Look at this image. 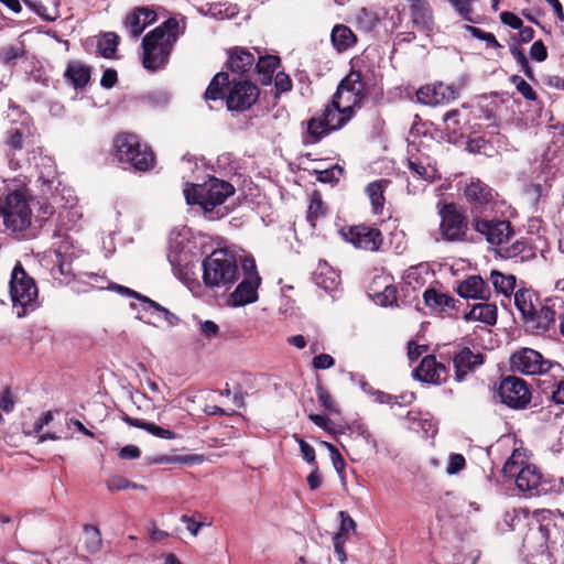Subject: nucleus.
<instances>
[{"instance_id":"nucleus-1","label":"nucleus","mask_w":564,"mask_h":564,"mask_svg":"<svg viewBox=\"0 0 564 564\" xmlns=\"http://www.w3.org/2000/svg\"><path fill=\"white\" fill-rule=\"evenodd\" d=\"M178 21L169 18L142 39V65L149 72L164 68L178 39Z\"/></svg>"},{"instance_id":"nucleus-2","label":"nucleus","mask_w":564,"mask_h":564,"mask_svg":"<svg viewBox=\"0 0 564 564\" xmlns=\"http://www.w3.org/2000/svg\"><path fill=\"white\" fill-rule=\"evenodd\" d=\"M113 160L123 169L134 172H149L156 163L155 154L150 145L131 132L115 135L111 145Z\"/></svg>"},{"instance_id":"nucleus-3","label":"nucleus","mask_w":564,"mask_h":564,"mask_svg":"<svg viewBox=\"0 0 564 564\" xmlns=\"http://www.w3.org/2000/svg\"><path fill=\"white\" fill-rule=\"evenodd\" d=\"M26 188H17L9 192L4 198L0 197V223L3 231L20 238L30 228L32 210L26 197Z\"/></svg>"},{"instance_id":"nucleus-4","label":"nucleus","mask_w":564,"mask_h":564,"mask_svg":"<svg viewBox=\"0 0 564 564\" xmlns=\"http://www.w3.org/2000/svg\"><path fill=\"white\" fill-rule=\"evenodd\" d=\"M239 276L237 256L228 249H216L203 261V281L206 286H229Z\"/></svg>"},{"instance_id":"nucleus-5","label":"nucleus","mask_w":564,"mask_h":564,"mask_svg":"<svg viewBox=\"0 0 564 564\" xmlns=\"http://www.w3.org/2000/svg\"><path fill=\"white\" fill-rule=\"evenodd\" d=\"M235 194V187L226 181L212 177L204 184H193L184 189L187 204L199 205L205 215L212 214L217 206Z\"/></svg>"},{"instance_id":"nucleus-6","label":"nucleus","mask_w":564,"mask_h":564,"mask_svg":"<svg viewBox=\"0 0 564 564\" xmlns=\"http://www.w3.org/2000/svg\"><path fill=\"white\" fill-rule=\"evenodd\" d=\"M494 399L511 410H524L532 401L530 384L514 375L501 376Z\"/></svg>"},{"instance_id":"nucleus-7","label":"nucleus","mask_w":564,"mask_h":564,"mask_svg":"<svg viewBox=\"0 0 564 564\" xmlns=\"http://www.w3.org/2000/svg\"><path fill=\"white\" fill-rule=\"evenodd\" d=\"M440 234L447 242H464L467 240L469 220L465 209L458 204L438 203Z\"/></svg>"},{"instance_id":"nucleus-8","label":"nucleus","mask_w":564,"mask_h":564,"mask_svg":"<svg viewBox=\"0 0 564 564\" xmlns=\"http://www.w3.org/2000/svg\"><path fill=\"white\" fill-rule=\"evenodd\" d=\"M9 286L14 306L26 307L32 305L39 294L34 279L26 273L20 261L15 263L12 270Z\"/></svg>"},{"instance_id":"nucleus-9","label":"nucleus","mask_w":564,"mask_h":564,"mask_svg":"<svg viewBox=\"0 0 564 564\" xmlns=\"http://www.w3.org/2000/svg\"><path fill=\"white\" fill-rule=\"evenodd\" d=\"M259 87L247 79L230 82L226 96V107L229 111H246L259 99Z\"/></svg>"},{"instance_id":"nucleus-10","label":"nucleus","mask_w":564,"mask_h":564,"mask_svg":"<svg viewBox=\"0 0 564 564\" xmlns=\"http://www.w3.org/2000/svg\"><path fill=\"white\" fill-rule=\"evenodd\" d=\"M470 224L474 230L484 236L490 245L500 246L514 235V229L507 219H487L474 216Z\"/></svg>"},{"instance_id":"nucleus-11","label":"nucleus","mask_w":564,"mask_h":564,"mask_svg":"<svg viewBox=\"0 0 564 564\" xmlns=\"http://www.w3.org/2000/svg\"><path fill=\"white\" fill-rule=\"evenodd\" d=\"M241 267L245 278L231 293V299L235 305L238 306L256 302L258 300L257 291L261 284V278L253 259H245Z\"/></svg>"},{"instance_id":"nucleus-12","label":"nucleus","mask_w":564,"mask_h":564,"mask_svg":"<svg viewBox=\"0 0 564 564\" xmlns=\"http://www.w3.org/2000/svg\"><path fill=\"white\" fill-rule=\"evenodd\" d=\"M552 367L551 360L545 359L541 352L532 348H521L510 357L511 370L523 375L546 373Z\"/></svg>"},{"instance_id":"nucleus-13","label":"nucleus","mask_w":564,"mask_h":564,"mask_svg":"<svg viewBox=\"0 0 564 564\" xmlns=\"http://www.w3.org/2000/svg\"><path fill=\"white\" fill-rule=\"evenodd\" d=\"M340 232L347 242L367 251H378L383 243L380 229L364 224L344 227Z\"/></svg>"},{"instance_id":"nucleus-14","label":"nucleus","mask_w":564,"mask_h":564,"mask_svg":"<svg viewBox=\"0 0 564 564\" xmlns=\"http://www.w3.org/2000/svg\"><path fill=\"white\" fill-rule=\"evenodd\" d=\"M440 358L442 360L453 359L455 380L457 382L464 381L467 376L474 373L485 361V356L481 352H474L469 347H459L447 355L441 352Z\"/></svg>"},{"instance_id":"nucleus-15","label":"nucleus","mask_w":564,"mask_h":564,"mask_svg":"<svg viewBox=\"0 0 564 564\" xmlns=\"http://www.w3.org/2000/svg\"><path fill=\"white\" fill-rule=\"evenodd\" d=\"M361 59L351 61L350 72L339 82L336 93L334 94L335 104L340 101L346 91H350L354 97V105H362L367 97V82L359 67Z\"/></svg>"},{"instance_id":"nucleus-16","label":"nucleus","mask_w":564,"mask_h":564,"mask_svg":"<svg viewBox=\"0 0 564 564\" xmlns=\"http://www.w3.org/2000/svg\"><path fill=\"white\" fill-rule=\"evenodd\" d=\"M464 196L469 204L473 217L481 216L487 209H492L495 205L494 189L479 178H471L466 184Z\"/></svg>"},{"instance_id":"nucleus-17","label":"nucleus","mask_w":564,"mask_h":564,"mask_svg":"<svg viewBox=\"0 0 564 564\" xmlns=\"http://www.w3.org/2000/svg\"><path fill=\"white\" fill-rule=\"evenodd\" d=\"M413 376L419 381L440 386L449 379V368L442 360L438 361L435 355H426L414 369Z\"/></svg>"},{"instance_id":"nucleus-18","label":"nucleus","mask_w":564,"mask_h":564,"mask_svg":"<svg viewBox=\"0 0 564 564\" xmlns=\"http://www.w3.org/2000/svg\"><path fill=\"white\" fill-rule=\"evenodd\" d=\"M522 322L527 333L535 336L545 335L555 326L556 312L552 306L539 303Z\"/></svg>"},{"instance_id":"nucleus-19","label":"nucleus","mask_w":564,"mask_h":564,"mask_svg":"<svg viewBox=\"0 0 564 564\" xmlns=\"http://www.w3.org/2000/svg\"><path fill=\"white\" fill-rule=\"evenodd\" d=\"M419 102L426 106H437L448 104L458 96V90L454 85H446L444 83H436L433 85H425L419 88L415 94Z\"/></svg>"},{"instance_id":"nucleus-20","label":"nucleus","mask_w":564,"mask_h":564,"mask_svg":"<svg viewBox=\"0 0 564 564\" xmlns=\"http://www.w3.org/2000/svg\"><path fill=\"white\" fill-rule=\"evenodd\" d=\"M455 291L460 297L466 300L487 302L491 299L489 284L477 274L468 275L464 280L458 281Z\"/></svg>"},{"instance_id":"nucleus-21","label":"nucleus","mask_w":564,"mask_h":564,"mask_svg":"<svg viewBox=\"0 0 564 564\" xmlns=\"http://www.w3.org/2000/svg\"><path fill=\"white\" fill-rule=\"evenodd\" d=\"M409 9L413 28L424 33L426 36H431L435 31L436 24L433 9L429 1H416V3H411Z\"/></svg>"},{"instance_id":"nucleus-22","label":"nucleus","mask_w":564,"mask_h":564,"mask_svg":"<svg viewBox=\"0 0 564 564\" xmlns=\"http://www.w3.org/2000/svg\"><path fill=\"white\" fill-rule=\"evenodd\" d=\"M158 19L156 12L149 7H137L127 14L124 25L133 39H138L145 28Z\"/></svg>"},{"instance_id":"nucleus-23","label":"nucleus","mask_w":564,"mask_h":564,"mask_svg":"<svg viewBox=\"0 0 564 564\" xmlns=\"http://www.w3.org/2000/svg\"><path fill=\"white\" fill-rule=\"evenodd\" d=\"M340 104V101L335 104V98L333 97L330 104L321 111L332 132L345 127L355 116L349 106L341 107Z\"/></svg>"},{"instance_id":"nucleus-24","label":"nucleus","mask_w":564,"mask_h":564,"mask_svg":"<svg viewBox=\"0 0 564 564\" xmlns=\"http://www.w3.org/2000/svg\"><path fill=\"white\" fill-rule=\"evenodd\" d=\"M406 166L415 180L433 183L436 178L437 170L427 155L409 156L406 159Z\"/></svg>"},{"instance_id":"nucleus-25","label":"nucleus","mask_w":564,"mask_h":564,"mask_svg":"<svg viewBox=\"0 0 564 564\" xmlns=\"http://www.w3.org/2000/svg\"><path fill=\"white\" fill-rule=\"evenodd\" d=\"M63 77L73 88L82 90L91 79V67L79 61H69Z\"/></svg>"},{"instance_id":"nucleus-26","label":"nucleus","mask_w":564,"mask_h":564,"mask_svg":"<svg viewBox=\"0 0 564 564\" xmlns=\"http://www.w3.org/2000/svg\"><path fill=\"white\" fill-rule=\"evenodd\" d=\"M253 54L245 47H232L228 51L227 67L236 74L243 75L254 66Z\"/></svg>"},{"instance_id":"nucleus-27","label":"nucleus","mask_w":564,"mask_h":564,"mask_svg":"<svg viewBox=\"0 0 564 564\" xmlns=\"http://www.w3.org/2000/svg\"><path fill=\"white\" fill-rule=\"evenodd\" d=\"M514 481L520 491L529 492L532 496L540 495L542 473L536 465L529 464L524 467V471H520V476Z\"/></svg>"},{"instance_id":"nucleus-28","label":"nucleus","mask_w":564,"mask_h":564,"mask_svg":"<svg viewBox=\"0 0 564 564\" xmlns=\"http://www.w3.org/2000/svg\"><path fill=\"white\" fill-rule=\"evenodd\" d=\"M464 319L467 322L478 321L492 326L498 319L497 305L489 303V301H481V303L475 304L471 310L464 315Z\"/></svg>"},{"instance_id":"nucleus-29","label":"nucleus","mask_w":564,"mask_h":564,"mask_svg":"<svg viewBox=\"0 0 564 564\" xmlns=\"http://www.w3.org/2000/svg\"><path fill=\"white\" fill-rule=\"evenodd\" d=\"M332 133V130L327 126V122L324 120L323 116L316 115L307 120V129L303 135V143L316 144L321 142L325 137Z\"/></svg>"},{"instance_id":"nucleus-30","label":"nucleus","mask_w":564,"mask_h":564,"mask_svg":"<svg viewBox=\"0 0 564 564\" xmlns=\"http://www.w3.org/2000/svg\"><path fill=\"white\" fill-rule=\"evenodd\" d=\"M230 79L228 73L219 72L207 86L204 98L206 101L225 100L229 89Z\"/></svg>"},{"instance_id":"nucleus-31","label":"nucleus","mask_w":564,"mask_h":564,"mask_svg":"<svg viewBox=\"0 0 564 564\" xmlns=\"http://www.w3.org/2000/svg\"><path fill=\"white\" fill-rule=\"evenodd\" d=\"M120 417L128 425L137 427V429L145 430L147 432H149L150 434H152L159 438L174 440L176 437V434L172 430L161 427L154 423L147 422L142 419L132 417L126 412H121Z\"/></svg>"},{"instance_id":"nucleus-32","label":"nucleus","mask_w":564,"mask_h":564,"mask_svg":"<svg viewBox=\"0 0 564 564\" xmlns=\"http://www.w3.org/2000/svg\"><path fill=\"white\" fill-rule=\"evenodd\" d=\"M390 180L380 178L369 183L366 187V193L370 199L372 212L376 215L382 213L386 203L384 191L390 185Z\"/></svg>"},{"instance_id":"nucleus-33","label":"nucleus","mask_w":564,"mask_h":564,"mask_svg":"<svg viewBox=\"0 0 564 564\" xmlns=\"http://www.w3.org/2000/svg\"><path fill=\"white\" fill-rule=\"evenodd\" d=\"M281 64V58L276 55L260 56L258 62H254V70L260 76V83L264 86L270 85L273 74Z\"/></svg>"},{"instance_id":"nucleus-34","label":"nucleus","mask_w":564,"mask_h":564,"mask_svg":"<svg viewBox=\"0 0 564 564\" xmlns=\"http://www.w3.org/2000/svg\"><path fill=\"white\" fill-rule=\"evenodd\" d=\"M423 299L426 306L433 310H438L441 312H444L448 308H455V304L457 303V300H455L453 296L440 292L433 288H429L424 291Z\"/></svg>"},{"instance_id":"nucleus-35","label":"nucleus","mask_w":564,"mask_h":564,"mask_svg":"<svg viewBox=\"0 0 564 564\" xmlns=\"http://www.w3.org/2000/svg\"><path fill=\"white\" fill-rule=\"evenodd\" d=\"M330 40L338 52H345L357 42L355 33L344 24H336L330 33Z\"/></svg>"},{"instance_id":"nucleus-36","label":"nucleus","mask_w":564,"mask_h":564,"mask_svg":"<svg viewBox=\"0 0 564 564\" xmlns=\"http://www.w3.org/2000/svg\"><path fill=\"white\" fill-rule=\"evenodd\" d=\"M529 464L525 453L516 448L505 463L502 473L505 477L517 479L520 476V471H524V467L529 466Z\"/></svg>"},{"instance_id":"nucleus-37","label":"nucleus","mask_w":564,"mask_h":564,"mask_svg":"<svg viewBox=\"0 0 564 564\" xmlns=\"http://www.w3.org/2000/svg\"><path fill=\"white\" fill-rule=\"evenodd\" d=\"M328 208L322 199L318 191H314L310 196L306 219L312 228H316L317 220L327 215Z\"/></svg>"},{"instance_id":"nucleus-38","label":"nucleus","mask_w":564,"mask_h":564,"mask_svg":"<svg viewBox=\"0 0 564 564\" xmlns=\"http://www.w3.org/2000/svg\"><path fill=\"white\" fill-rule=\"evenodd\" d=\"M539 301L538 296L532 290L520 289L514 293V305L521 314V318H525L538 306L534 304L533 299Z\"/></svg>"},{"instance_id":"nucleus-39","label":"nucleus","mask_w":564,"mask_h":564,"mask_svg":"<svg viewBox=\"0 0 564 564\" xmlns=\"http://www.w3.org/2000/svg\"><path fill=\"white\" fill-rule=\"evenodd\" d=\"M490 281L495 290L506 296L511 295L516 288V276L512 274L505 275L498 270L490 272Z\"/></svg>"},{"instance_id":"nucleus-40","label":"nucleus","mask_w":564,"mask_h":564,"mask_svg":"<svg viewBox=\"0 0 564 564\" xmlns=\"http://www.w3.org/2000/svg\"><path fill=\"white\" fill-rule=\"evenodd\" d=\"M499 254L502 258H507V259L516 258L519 256H521L522 259H528V258L534 256L532 248L529 246V243L525 239L517 240L509 247L501 248L499 250Z\"/></svg>"},{"instance_id":"nucleus-41","label":"nucleus","mask_w":564,"mask_h":564,"mask_svg":"<svg viewBox=\"0 0 564 564\" xmlns=\"http://www.w3.org/2000/svg\"><path fill=\"white\" fill-rule=\"evenodd\" d=\"M460 112L457 109L447 111L444 116L445 130L451 139H458L464 137V128L460 123Z\"/></svg>"},{"instance_id":"nucleus-42","label":"nucleus","mask_w":564,"mask_h":564,"mask_svg":"<svg viewBox=\"0 0 564 564\" xmlns=\"http://www.w3.org/2000/svg\"><path fill=\"white\" fill-rule=\"evenodd\" d=\"M119 36L113 32H107L97 42V52L105 58L116 56Z\"/></svg>"},{"instance_id":"nucleus-43","label":"nucleus","mask_w":564,"mask_h":564,"mask_svg":"<svg viewBox=\"0 0 564 564\" xmlns=\"http://www.w3.org/2000/svg\"><path fill=\"white\" fill-rule=\"evenodd\" d=\"M144 304V311H151L153 314H156L160 318L166 321L170 325H175L178 322V317L170 312L166 307L162 306L158 302L151 300L150 297L143 295L140 300Z\"/></svg>"},{"instance_id":"nucleus-44","label":"nucleus","mask_w":564,"mask_h":564,"mask_svg":"<svg viewBox=\"0 0 564 564\" xmlns=\"http://www.w3.org/2000/svg\"><path fill=\"white\" fill-rule=\"evenodd\" d=\"M25 54V47L22 42L8 45L0 50V61L6 65H13L18 58L23 57Z\"/></svg>"},{"instance_id":"nucleus-45","label":"nucleus","mask_w":564,"mask_h":564,"mask_svg":"<svg viewBox=\"0 0 564 564\" xmlns=\"http://www.w3.org/2000/svg\"><path fill=\"white\" fill-rule=\"evenodd\" d=\"M107 489L109 491H118V490H124V489H145L143 485H139L137 482H132L128 480L127 478L119 476V475H112L110 476L106 481Z\"/></svg>"},{"instance_id":"nucleus-46","label":"nucleus","mask_w":564,"mask_h":564,"mask_svg":"<svg viewBox=\"0 0 564 564\" xmlns=\"http://www.w3.org/2000/svg\"><path fill=\"white\" fill-rule=\"evenodd\" d=\"M357 21L365 30L372 31L380 23V18L373 10L361 8L357 13Z\"/></svg>"},{"instance_id":"nucleus-47","label":"nucleus","mask_w":564,"mask_h":564,"mask_svg":"<svg viewBox=\"0 0 564 564\" xmlns=\"http://www.w3.org/2000/svg\"><path fill=\"white\" fill-rule=\"evenodd\" d=\"M315 390L321 406L329 413H338V409L332 394L319 381L317 382Z\"/></svg>"},{"instance_id":"nucleus-48","label":"nucleus","mask_w":564,"mask_h":564,"mask_svg":"<svg viewBox=\"0 0 564 564\" xmlns=\"http://www.w3.org/2000/svg\"><path fill=\"white\" fill-rule=\"evenodd\" d=\"M510 53L516 59V62L521 66L522 72L524 75L531 79L534 80V73L532 67L530 66V63L524 54V51L519 47L518 45H511L510 46Z\"/></svg>"},{"instance_id":"nucleus-49","label":"nucleus","mask_w":564,"mask_h":564,"mask_svg":"<svg viewBox=\"0 0 564 564\" xmlns=\"http://www.w3.org/2000/svg\"><path fill=\"white\" fill-rule=\"evenodd\" d=\"M510 82L516 86L517 90L522 95L524 99L530 101L538 100V94L521 76L512 75L510 77Z\"/></svg>"},{"instance_id":"nucleus-50","label":"nucleus","mask_w":564,"mask_h":564,"mask_svg":"<svg viewBox=\"0 0 564 564\" xmlns=\"http://www.w3.org/2000/svg\"><path fill=\"white\" fill-rule=\"evenodd\" d=\"M274 97L278 98L281 94L289 93L293 88V82L291 77L284 72H276L274 76Z\"/></svg>"},{"instance_id":"nucleus-51","label":"nucleus","mask_w":564,"mask_h":564,"mask_svg":"<svg viewBox=\"0 0 564 564\" xmlns=\"http://www.w3.org/2000/svg\"><path fill=\"white\" fill-rule=\"evenodd\" d=\"M375 296L378 299L381 305H393L398 301V291L395 286L387 284L384 285L383 291L380 293H375Z\"/></svg>"},{"instance_id":"nucleus-52","label":"nucleus","mask_w":564,"mask_h":564,"mask_svg":"<svg viewBox=\"0 0 564 564\" xmlns=\"http://www.w3.org/2000/svg\"><path fill=\"white\" fill-rule=\"evenodd\" d=\"M7 147L13 151H20L24 147V138L23 133L18 129H12L8 133V138L6 140Z\"/></svg>"},{"instance_id":"nucleus-53","label":"nucleus","mask_w":564,"mask_h":564,"mask_svg":"<svg viewBox=\"0 0 564 564\" xmlns=\"http://www.w3.org/2000/svg\"><path fill=\"white\" fill-rule=\"evenodd\" d=\"M324 444L327 447V449L329 451L330 459H332L334 468L336 469V471L338 474H341L346 468V463H345L341 454L336 448V446H334L333 444H330L328 442H325Z\"/></svg>"},{"instance_id":"nucleus-54","label":"nucleus","mask_w":564,"mask_h":564,"mask_svg":"<svg viewBox=\"0 0 564 564\" xmlns=\"http://www.w3.org/2000/svg\"><path fill=\"white\" fill-rule=\"evenodd\" d=\"M466 467V459L462 454H451L446 471L449 475H455Z\"/></svg>"},{"instance_id":"nucleus-55","label":"nucleus","mask_w":564,"mask_h":564,"mask_svg":"<svg viewBox=\"0 0 564 564\" xmlns=\"http://www.w3.org/2000/svg\"><path fill=\"white\" fill-rule=\"evenodd\" d=\"M457 13L467 22L476 23L477 21L473 17V7L468 4V1L458 0L454 2L453 7Z\"/></svg>"},{"instance_id":"nucleus-56","label":"nucleus","mask_w":564,"mask_h":564,"mask_svg":"<svg viewBox=\"0 0 564 564\" xmlns=\"http://www.w3.org/2000/svg\"><path fill=\"white\" fill-rule=\"evenodd\" d=\"M14 397L9 387H6L0 395V410L4 411L6 413H10L14 409Z\"/></svg>"},{"instance_id":"nucleus-57","label":"nucleus","mask_w":564,"mask_h":564,"mask_svg":"<svg viewBox=\"0 0 564 564\" xmlns=\"http://www.w3.org/2000/svg\"><path fill=\"white\" fill-rule=\"evenodd\" d=\"M335 359L328 354H319L312 360V366L316 370H324L334 367Z\"/></svg>"},{"instance_id":"nucleus-58","label":"nucleus","mask_w":564,"mask_h":564,"mask_svg":"<svg viewBox=\"0 0 564 564\" xmlns=\"http://www.w3.org/2000/svg\"><path fill=\"white\" fill-rule=\"evenodd\" d=\"M563 404H558V403H555L553 402L552 404L545 406V408H542L540 410V414H541V419L549 422L552 420V416L554 419L556 417H560L563 413V408H562Z\"/></svg>"},{"instance_id":"nucleus-59","label":"nucleus","mask_w":564,"mask_h":564,"mask_svg":"<svg viewBox=\"0 0 564 564\" xmlns=\"http://www.w3.org/2000/svg\"><path fill=\"white\" fill-rule=\"evenodd\" d=\"M345 542L346 536H343V533H336L333 538L334 551L340 563H345L347 561V555L345 552Z\"/></svg>"},{"instance_id":"nucleus-60","label":"nucleus","mask_w":564,"mask_h":564,"mask_svg":"<svg viewBox=\"0 0 564 564\" xmlns=\"http://www.w3.org/2000/svg\"><path fill=\"white\" fill-rule=\"evenodd\" d=\"M530 56L536 62L547 58V50L542 40L535 41L530 48Z\"/></svg>"},{"instance_id":"nucleus-61","label":"nucleus","mask_w":564,"mask_h":564,"mask_svg":"<svg viewBox=\"0 0 564 564\" xmlns=\"http://www.w3.org/2000/svg\"><path fill=\"white\" fill-rule=\"evenodd\" d=\"M303 458L311 465H317L315 459V449L303 438L296 437Z\"/></svg>"},{"instance_id":"nucleus-62","label":"nucleus","mask_w":564,"mask_h":564,"mask_svg":"<svg viewBox=\"0 0 564 564\" xmlns=\"http://www.w3.org/2000/svg\"><path fill=\"white\" fill-rule=\"evenodd\" d=\"M200 333L208 339L215 338L219 334V326L214 321H200L199 322Z\"/></svg>"},{"instance_id":"nucleus-63","label":"nucleus","mask_w":564,"mask_h":564,"mask_svg":"<svg viewBox=\"0 0 564 564\" xmlns=\"http://www.w3.org/2000/svg\"><path fill=\"white\" fill-rule=\"evenodd\" d=\"M501 22L511 29L519 30L522 28L523 22L522 20L510 11H505L500 14Z\"/></svg>"},{"instance_id":"nucleus-64","label":"nucleus","mask_w":564,"mask_h":564,"mask_svg":"<svg viewBox=\"0 0 564 564\" xmlns=\"http://www.w3.org/2000/svg\"><path fill=\"white\" fill-rule=\"evenodd\" d=\"M118 82V74L117 70L113 68H107L101 76L100 85L106 88L110 89L112 88Z\"/></svg>"}]
</instances>
